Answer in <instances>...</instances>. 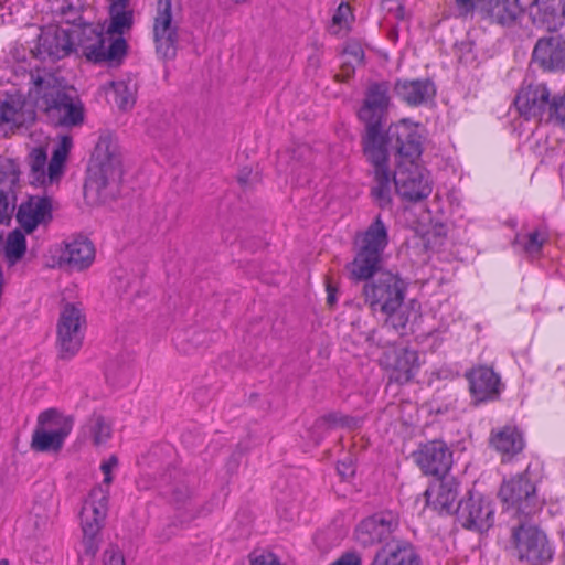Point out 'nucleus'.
Instances as JSON below:
<instances>
[{
    "label": "nucleus",
    "mask_w": 565,
    "mask_h": 565,
    "mask_svg": "<svg viewBox=\"0 0 565 565\" xmlns=\"http://www.w3.org/2000/svg\"><path fill=\"white\" fill-rule=\"evenodd\" d=\"M394 90L409 106L423 105L436 95V86L428 78L399 79L395 83Z\"/></svg>",
    "instance_id": "obj_25"
},
{
    "label": "nucleus",
    "mask_w": 565,
    "mask_h": 565,
    "mask_svg": "<svg viewBox=\"0 0 565 565\" xmlns=\"http://www.w3.org/2000/svg\"><path fill=\"white\" fill-rule=\"evenodd\" d=\"M550 90L543 84H529L520 88L514 105L525 119L539 118L550 106Z\"/></svg>",
    "instance_id": "obj_20"
},
{
    "label": "nucleus",
    "mask_w": 565,
    "mask_h": 565,
    "mask_svg": "<svg viewBox=\"0 0 565 565\" xmlns=\"http://www.w3.org/2000/svg\"><path fill=\"white\" fill-rule=\"evenodd\" d=\"M371 565H422L414 546L405 541L377 551Z\"/></svg>",
    "instance_id": "obj_27"
},
{
    "label": "nucleus",
    "mask_w": 565,
    "mask_h": 565,
    "mask_svg": "<svg viewBox=\"0 0 565 565\" xmlns=\"http://www.w3.org/2000/svg\"><path fill=\"white\" fill-rule=\"evenodd\" d=\"M490 445L502 456L513 457L525 446L522 433L514 426H504L492 430Z\"/></svg>",
    "instance_id": "obj_29"
},
{
    "label": "nucleus",
    "mask_w": 565,
    "mask_h": 565,
    "mask_svg": "<svg viewBox=\"0 0 565 565\" xmlns=\"http://www.w3.org/2000/svg\"><path fill=\"white\" fill-rule=\"evenodd\" d=\"M106 90L108 94H113L114 103L119 109L127 110L135 105L137 85L132 79L113 81Z\"/></svg>",
    "instance_id": "obj_32"
},
{
    "label": "nucleus",
    "mask_w": 565,
    "mask_h": 565,
    "mask_svg": "<svg viewBox=\"0 0 565 565\" xmlns=\"http://www.w3.org/2000/svg\"><path fill=\"white\" fill-rule=\"evenodd\" d=\"M7 188H0V224H2L10 216V204L8 201V196L4 193Z\"/></svg>",
    "instance_id": "obj_46"
},
{
    "label": "nucleus",
    "mask_w": 565,
    "mask_h": 565,
    "mask_svg": "<svg viewBox=\"0 0 565 565\" xmlns=\"http://www.w3.org/2000/svg\"><path fill=\"white\" fill-rule=\"evenodd\" d=\"M19 182V171L13 160L0 161V186L11 190Z\"/></svg>",
    "instance_id": "obj_38"
},
{
    "label": "nucleus",
    "mask_w": 565,
    "mask_h": 565,
    "mask_svg": "<svg viewBox=\"0 0 565 565\" xmlns=\"http://www.w3.org/2000/svg\"><path fill=\"white\" fill-rule=\"evenodd\" d=\"M532 22L547 31H556L564 24V0H535L530 7Z\"/></svg>",
    "instance_id": "obj_23"
},
{
    "label": "nucleus",
    "mask_w": 565,
    "mask_h": 565,
    "mask_svg": "<svg viewBox=\"0 0 565 565\" xmlns=\"http://www.w3.org/2000/svg\"><path fill=\"white\" fill-rule=\"evenodd\" d=\"M457 518L467 529L488 530L493 524L494 509L491 502L482 495L470 494L459 502Z\"/></svg>",
    "instance_id": "obj_16"
},
{
    "label": "nucleus",
    "mask_w": 565,
    "mask_h": 565,
    "mask_svg": "<svg viewBox=\"0 0 565 565\" xmlns=\"http://www.w3.org/2000/svg\"><path fill=\"white\" fill-rule=\"evenodd\" d=\"M548 113L552 121L565 128V90L562 96L552 99L548 106Z\"/></svg>",
    "instance_id": "obj_39"
},
{
    "label": "nucleus",
    "mask_w": 565,
    "mask_h": 565,
    "mask_svg": "<svg viewBox=\"0 0 565 565\" xmlns=\"http://www.w3.org/2000/svg\"><path fill=\"white\" fill-rule=\"evenodd\" d=\"M109 491L103 486L94 487L86 499L82 512L81 524L85 553L94 557L98 551V535L108 511Z\"/></svg>",
    "instance_id": "obj_11"
},
{
    "label": "nucleus",
    "mask_w": 565,
    "mask_h": 565,
    "mask_svg": "<svg viewBox=\"0 0 565 565\" xmlns=\"http://www.w3.org/2000/svg\"><path fill=\"white\" fill-rule=\"evenodd\" d=\"M399 527V516L393 511H383L363 519L355 526L354 541L362 547L386 542Z\"/></svg>",
    "instance_id": "obj_14"
},
{
    "label": "nucleus",
    "mask_w": 565,
    "mask_h": 565,
    "mask_svg": "<svg viewBox=\"0 0 565 565\" xmlns=\"http://www.w3.org/2000/svg\"><path fill=\"white\" fill-rule=\"evenodd\" d=\"M26 0H17V3L24 4Z\"/></svg>",
    "instance_id": "obj_57"
},
{
    "label": "nucleus",
    "mask_w": 565,
    "mask_h": 565,
    "mask_svg": "<svg viewBox=\"0 0 565 565\" xmlns=\"http://www.w3.org/2000/svg\"><path fill=\"white\" fill-rule=\"evenodd\" d=\"M382 364L388 371L390 381L398 384L411 382L420 366L417 351L407 348L387 349L382 356Z\"/></svg>",
    "instance_id": "obj_15"
},
{
    "label": "nucleus",
    "mask_w": 565,
    "mask_h": 565,
    "mask_svg": "<svg viewBox=\"0 0 565 565\" xmlns=\"http://www.w3.org/2000/svg\"><path fill=\"white\" fill-rule=\"evenodd\" d=\"M532 58L547 71L564 68L565 39L561 35L540 39L534 46Z\"/></svg>",
    "instance_id": "obj_21"
},
{
    "label": "nucleus",
    "mask_w": 565,
    "mask_h": 565,
    "mask_svg": "<svg viewBox=\"0 0 565 565\" xmlns=\"http://www.w3.org/2000/svg\"><path fill=\"white\" fill-rule=\"evenodd\" d=\"M121 154L118 146L108 138L98 141L94 164L89 169L86 190H96L100 194L108 186H116L121 178Z\"/></svg>",
    "instance_id": "obj_8"
},
{
    "label": "nucleus",
    "mask_w": 565,
    "mask_h": 565,
    "mask_svg": "<svg viewBox=\"0 0 565 565\" xmlns=\"http://www.w3.org/2000/svg\"><path fill=\"white\" fill-rule=\"evenodd\" d=\"M26 252V238L22 231L13 230L7 235L3 244V253L7 262L14 265L20 262Z\"/></svg>",
    "instance_id": "obj_36"
},
{
    "label": "nucleus",
    "mask_w": 565,
    "mask_h": 565,
    "mask_svg": "<svg viewBox=\"0 0 565 565\" xmlns=\"http://www.w3.org/2000/svg\"><path fill=\"white\" fill-rule=\"evenodd\" d=\"M388 106L387 84L375 83L367 88L359 110V118L365 125L364 153L373 166L372 195L382 207L391 202L392 180L397 194L409 202L425 200L433 191L429 172L417 162L422 154L417 126L403 119L383 134Z\"/></svg>",
    "instance_id": "obj_1"
},
{
    "label": "nucleus",
    "mask_w": 565,
    "mask_h": 565,
    "mask_svg": "<svg viewBox=\"0 0 565 565\" xmlns=\"http://www.w3.org/2000/svg\"><path fill=\"white\" fill-rule=\"evenodd\" d=\"M388 245V227L379 214L355 238L354 259L347 265L350 278L356 281L367 280L376 274Z\"/></svg>",
    "instance_id": "obj_4"
},
{
    "label": "nucleus",
    "mask_w": 565,
    "mask_h": 565,
    "mask_svg": "<svg viewBox=\"0 0 565 565\" xmlns=\"http://www.w3.org/2000/svg\"><path fill=\"white\" fill-rule=\"evenodd\" d=\"M73 141L68 136H62L53 150L47 163L46 152L42 148H34L29 156L30 183L35 186H49L58 183L64 174V166Z\"/></svg>",
    "instance_id": "obj_9"
},
{
    "label": "nucleus",
    "mask_w": 565,
    "mask_h": 565,
    "mask_svg": "<svg viewBox=\"0 0 565 565\" xmlns=\"http://www.w3.org/2000/svg\"><path fill=\"white\" fill-rule=\"evenodd\" d=\"M52 200L49 196L31 195L21 202L15 215L22 230L30 234L52 220Z\"/></svg>",
    "instance_id": "obj_19"
},
{
    "label": "nucleus",
    "mask_w": 565,
    "mask_h": 565,
    "mask_svg": "<svg viewBox=\"0 0 565 565\" xmlns=\"http://www.w3.org/2000/svg\"><path fill=\"white\" fill-rule=\"evenodd\" d=\"M181 13L180 0L157 1L153 40L156 52L163 60H172L177 55Z\"/></svg>",
    "instance_id": "obj_6"
},
{
    "label": "nucleus",
    "mask_w": 565,
    "mask_h": 565,
    "mask_svg": "<svg viewBox=\"0 0 565 565\" xmlns=\"http://www.w3.org/2000/svg\"><path fill=\"white\" fill-rule=\"evenodd\" d=\"M327 291H328L327 302H328V305L333 306L337 301L335 289L332 288V286L330 284H328Z\"/></svg>",
    "instance_id": "obj_52"
},
{
    "label": "nucleus",
    "mask_w": 565,
    "mask_h": 565,
    "mask_svg": "<svg viewBox=\"0 0 565 565\" xmlns=\"http://www.w3.org/2000/svg\"><path fill=\"white\" fill-rule=\"evenodd\" d=\"M344 64L351 65L353 68L355 65H360L364 58V51L359 43H348L343 50Z\"/></svg>",
    "instance_id": "obj_41"
},
{
    "label": "nucleus",
    "mask_w": 565,
    "mask_h": 565,
    "mask_svg": "<svg viewBox=\"0 0 565 565\" xmlns=\"http://www.w3.org/2000/svg\"><path fill=\"white\" fill-rule=\"evenodd\" d=\"M85 326L83 309L77 305L66 303L57 322V348L62 359H71L81 350Z\"/></svg>",
    "instance_id": "obj_13"
},
{
    "label": "nucleus",
    "mask_w": 565,
    "mask_h": 565,
    "mask_svg": "<svg viewBox=\"0 0 565 565\" xmlns=\"http://www.w3.org/2000/svg\"><path fill=\"white\" fill-rule=\"evenodd\" d=\"M20 89H28V86H19ZM26 95L29 93L26 92ZM26 100L23 94L8 95L4 100L0 103V124L12 129L31 124L35 119L34 100L28 96ZM46 116L47 114L41 109Z\"/></svg>",
    "instance_id": "obj_17"
},
{
    "label": "nucleus",
    "mask_w": 565,
    "mask_h": 565,
    "mask_svg": "<svg viewBox=\"0 0 565 565\" xmlns=\"http://www.w3.org/2000/svg\"><path fill=\"white\" fill-rule=\"evenodd\" d=\"M250 565H280V563L275 554L263 552L250 555Z\"/></svg>",
    "instance_id": "obj_44"
},
{
    "label": "nucleus",
    "mask_w": 565,
    "mask_h": 565,
    "mask_svg": "<svg viewBox=\"0 0 565 565\" xmlns=\"http://www.w3.org/2000/svg\"><path fill=\"white\" fill-rule=\"evenodd\" d=\"M512 544L518 559L531 565L550 562L553 557V550L546 534L527 522H521L513 527Z\"/></svg>",
    "instance_id": "obj_12"
},
{
    "label": "nucleus",
    "mask_w": 565,
    "mask_h": 565,
    "mask_svg": "<svg viewBox=\"0 0 565 565\" xmlns=\"http://www.w3.org/2000/svg\"><path fill=\"white\" fill-rule=\"evenodd\" d=\"M468 379L471 394L479 402L491 399L499 393L500 379L490 367H476L468 374Z\"/></svg>",
    "instance_id": "obj_28"
},
{
    "label": "nucleus",
    "mask_w": 565,
    "mask_h": 565,
    "mask_svg": "<svg viewBox=\"0 0 565 565\" xmlns=\"http://www.w3.org/2000/svg\"><path fill=\"white\" fill-rule=\"evenodd\" d=\"M119 461L116 455H111L100 463V471L104 475L103 483L109 486L113 482V472L118 468Z\"/></svg>",
    "instance_id": "obj_43"
},
{
    "label": "nucleus",
    "mask_w": 565,
    "mask_h": 565,
    "mask_svg": "<svg viewBox=\"0 0 565 565\" xmlns=\"http://www.w3.org/2000/svg\"><path fill=\"white\" fill-rule=\"evenodd\" d=\"M349 11V7H344L343 4H341L339 8H338V11L337 13L333 15V23L335 24H340L344 18V14Z\"/></svg>",
    "instance_id": "obj_50"
},
{
    "label": "nucleus",
    "mask_w": 565,
    "mask_h": 565,
    "mask_svg": "<svg viewBox=\"0 0 565 565\" xmlns=\"http://www.w3.org/2000/svg\"><path fill=\"white\" fill-rule=\"evenodd\" d=\"M362 419L358 417H351L343 415L341 413H329L324 416L319 417L312 428H311V436L315 443H320V440L323 438L324 434L329 431L330 429L337 428V427H345V428H356L360 426Z\"/></svg>",
    "instance_id": "obj_30"
},
{
    "label": "nucleus",
    "mask_w": 565,
    "mask_h": 565,
    "mask_svg": "<svg viewBox=\"0 0 565 565\" xmlns=\"http://www.w3.org/2000/svg\"><path fill=\"white\" fill-rule=\"evenodd\" d=\"M405 282L396 275L384 271L367 281L363 288L365 302L373 313L385 317V327L403 333L412 315L409 306L404 303Z\"/></svg>",
    "instance_id": "obj_3"
},
{
    "label": "nucleus",
    "mask_w": 565,
    "mask_h": 565,
    "mask_svg": "<svg viewBox=\"0 0 565 565\" xmlns=\"http://www.w3.org/2000/svg\"><path fill=\"white\" fill-rule=\"evenodd\" d=\"M458 488L455 478L436 480L425 491L427 504L440 513H451L458 498Z\"/></svg>",
    "instance_id": "obj_24"
},
{
    "label": "nucleus",
    "mask_w": 565,
    "mask_h": 565,
    "mask_svg": "<svg viewBox=\"0 0 565 565\" xmlns=\"http://www.w3.org/2000/svg\"><path fill=\"white\" fill-rule=\"evenodd\" d=\"M82 54L94 63H119L127 52L122 36L113 38L104 29L84 26L78 35Z\"/></svg>",
    "instance_id": "obj_10"
},
{
    "label": "nucleus",
    "mask_w": 565,
    "mask_h": 565,
    "mask_svg": "<svg viewBox=\"0 0 565 565\" xmlns=\"http://www.w3.org/2000/svg\"><path fill=\"white\" fill-rule=\"evenodd\" d=\"M381 9L396 21H403L407 18L405 7L401 0H382Z\"/></svg>",
    "instance_id": "obj_40"
},
{
    "label": "nucleus",
    "mask_w": 565,
    "mask_h": 565,
    "mask_svg": "<svg viewBox=\"0 0 565 565\" xmlns=\"http://www.w3.org/2000/svg\"><path fill=\"white\" fill-rule=\"evenodd\" d=\"M337 470L343 478H350L354 475V467L351 461H341L337 466Z\"/></svg>",
    "instance_id": "obj_48"
},
{
    "label": "nucleus",
    "mask_w": 565,
    "mask_h": 565,
    "mask_svg": "<svg viewBox=\"0 0 565 565\" xmlns=\"http://www.w3.org/2000/svg\"><path fill=\"white\" fill-rule=\"evenodd\" d=\"M61 435L62 434H54L36 425L32 434L31 448L39 452H57L65 443V439L62 438Z\"/></svg>",
    "instance_id": "obj_34"
},
{
    "label": "nucleus",
    "mask_w": 565,
    "mask_h": 565,
    "mask_svg": "<svg viewBox=\"0 0 565 565\" xmlns=\"http://www.w3.org/2000/svg\"><path fill=\"white\" fill-rule=\"evenodd\" d=\"M234 3L236 4H242V3H245L247 2V0H232Z\"/></svg>",
    "instance_id": "obj_55"
},
{
    "label": "nucleus",
    "mask_w": 565,
    "mask_h": 565,
    "mask_svg": "<svg viewBox=\"0 0 565 565\" xmlns=\"http://www.w3.org/2000/svg\"><path fill=\"white\" fill-rule=\"evenodd\" d=\"M36 425L54 434H62L61 437L66 439L72 431L74 420L71 416L50 408L39 415Z\"/></svg>",
    "instance_id": "obj_31"
},
{
    "label": "nucleus",
    "mask_w": 565,
    "mask_h": 565,
    "mask_svg": "<svg viewBox=\"0 0 565 565\" xmlns=\"http://www.w3.org/2000/svg\"><path fill=\"white\" fill-rule=\"evenodd\" d=\"M562 182H563V186L565 188V168H563V170H562Z\"/></svg>",
    "instance_id": "obj_54"
},
{
    "label": "nucleus",
    "mask_w": 565,
    "mask_h": 565,
    "mask_svg": "<svg viewBox=\"0 0 565 565\" xmlns=\"http://www.w3.org/2000/svg\"><path fill=\"white\" fill-rule=\"evenodd\" d=\"M536 482L530 466L523 472L504 480L499 497L507 505V510H512L515 515L525 518L537 513L545 500L539 495Z\"/></svg>",
    "instance_id": "obj_5"
},
{
    "label": "nucleus",
    "mask_w": 565,
    "mask_h": 565,
    "mask_svg": "<svg viewBox=\"0 0 565 565\" xmlns=\"http://www.w3.org/2000/svg\"><path fill=\"white\" fill-rule=\"evenodd\" d=\"M330 565H362V557L356 552H347Z\"/></svg>",
    "instance_id": "obj_45"
},
{
    "label": "nucleus",
    "mask_w": 565,
    "mask_h": 565,
    "mask_svg": "<svg viewBox=\"0 0 565 565\" xmlns=\"http://www.w3.org/2000/svg\"><path fill=\"white\" fill-rule=\"evenodd\" d=\"M14 60L11 76L6 77L0 67V83H12L14 86H28L29 96L35 105L47 114V119L56 126H76L82 124V110L55 83V79L46 73L36 72L25 60H20V49L10 51Z\"/></svg>",
    "instance_id": "obj_2"
},
{
    "label": "nucleus",
    "mask_w": 565,
    "mask_h": 565,
    "mask_svg": "<svg viewBox=\"0 0 565 565\" xmlns=\"http://www.w3.org/2000/svg\"><path fill=\"white\" fill-rule=\"evenodd\" d=\"M105 565H125L124 556L120 552L108 550L105 552Z\"/></svg>",
    "instance_id": "obj_47"
},
{
    "label": "nucleus",
    "mask_w": 565,
    "mask_h": 565,
    "mask_svg": "<svg viewBox=\"0 0 565 565\" xmlns=\"http://www.w3.org/2000/svg\"><path fill=\"white\" fill-rule=\"evenodd\" d=\"M127 4H128V0H115L111 3L110 9L127 10Z\"/></svg>",
    "instance_id": "obj_53"
},
{
    "label": "nucleus",
    "mask_w": 565,
    "mask_h": 565,
    "mask_svg": "<svg viewBox=\"0 0 565 565\" xmlns=\"http://www.w3.org/2000/svg\"><path fill=\"white\" fill-rule=\"evenodd\" d=\"M60 11H61V14L65 15V17H67L68 14H72L73 21L76 19L75 15L78 14V11H77L76 7H74L72 4L67 6L66 8L62 7L60 9Z\"/></svg>",
    "instance_id": "obj_51"
},
{
    "label": "nucleus",
    "mask_w": 565,
    "mask_h": 565,
    "mask_svg": "<svg viewBox=\"0 0 565 565\" xmlns=\"http://www.w3.org/2000/svg\"><path fill=\"white\" fill-rule=\"evenodd\" d=\"M15 6L17 3L12 0H0V17H4L6 13L11 15Z\"/></svg>",
    "instance_id": "obj_49"
},
{
    "label": "nucleus",
    "mask_w": 565,
    "mask_h": 565,
    "mask_svg": "<svg viewBox=\"0 0 565 565\" xmlns=\"http://www.w3.org/2000/svg\"><path fill=\"white\" fill-rule=\"evenodd\" d=\"M0 565H9V562L7 559L0 561Z\"/></svg>",
    "instance_id": "obj_56"
},
{
    "label": "nucleus",
    "mask_w": 565,
    "mask_h": 565,
    "mask_svg": "<svg viewBox=\"0 0 565 565\" xmlns=\"http://www.w3.org/2000/svg\"><path fill=\"white\" fill-rule=\"evenodd\" d=\"M455 15L457 18L467 19L473 11H478V0H455Z\"/></svg>",
    "instance_id": "obj_42"
},
{
    "label": "nucleus",
    "mask_w": 565,
    "mask_h": 565,
    "mask_svg": "<svg viewBox=\"0 0 565 565\" xmlns=\"http://www.w3.org/2000/svg\"><path fill=\"white\" fill-rule=\"evenodd\" d=\"M415 461L425 475L445 476L452 465V452L441 440L423 445L414 454Z\"/></svg>",
    "instance_id": "obj_18"
},
{
    "label": "nucleus",
    "mask_w": 565,
    "mask_h": 565,
    "mask_svg": "<svg viewBox=\"0 0 565 565\" xmlns=\"http://www.w3.org/2000/svg\"><path fill=\"white\" fill-rule=\"evenodd\" d=\"M548 236L546 232L535 230L526 234H516L513 241L515 248H519L529 256H537L541 253L543 245L547 242Z\"/></svg>",
    "instance_id": "obj_35"
},
{
    "label": "nucleus",
    "mask_w": 565,
    "mask_h": 565,
    "mask_svg": "<svg viewBox=\"0 0 565 565\" xmlns=\"http://www.w3.org/2000/svg\"><path fill=\"white\" fill-rule=\"evenodd\" d=\"M111 431L110 423L99 414H93L83 426L84 436L92 439L95 446L107 443L111 437Z\"/></svg>",
    "instance_id": "obj_33"
},
{
    "label": "nucleus",
    "mask_w": 565,
    "mask_h": 565,
    "mask_svg": "<svg viewBox=\"0 0 565 565\" xmlns=\"http://www.w3.org/2000/svg\"><path fill=\"white\" fill-rule=\"evenodd\" d=\"M478 13L491 23L510 26L521 15L522 7L519 0H478Z\"/></svg>",
    "instance_id": "obj_22"
},
{
    "label": "nucleus",
    "mask_w": 565,
    "mask_h": 565,
    "mask_svg": "<svg viewBox=\"0 0 565 565\" xmlns=\"http://www.w3.org/2000/svg\"><path fill=\"white\" fill-rule=\"evenodd\" d=\"M95 257V248L87 238L78 237L65 243L60 255V264L67 265L71 269L82 270L92 265Z\"/></svg>",
    "instance_id": "obj_26"
},
{
    "label": "nucleus",
    "mask_w": 565,
    "mask_h": 565,
    "mask_svg": "<svg viewBox=\"0 0 565 565\" xmlns=\"http://www.w3.org/2000/svg\"><path fill=\"white\" fill-rule=\"evenodd\" d=\"M73 50V39L71 33L62 28L52 25L41 31V34L38 39V44L34 49L30 50V58L28 60L24 55L21 60H25L30 63V67H33L36 72V68L41 73L50 74L54 79L55 83L64 92V94L72 99V102L81 108L83 111L82 104L79 100L75 99L74 97L70 96L65 88L58 83L57 78L51 74L50 72H46L45 70H41L38 65V60H45L52 58V60H61L65 56H67ZM26 67L29 65L26 64ZM84 115L82 114V118Z\"/></svg>",
    "instance_id": "obj_7"
},
{
    "label": "nucleus",
    "mask_w": 565,
    "mask_h": 565,
    "mask_svg": "<svg viewBox=\"0 0 565 565\" xmlns=\"http://www.w3.org/2000/svg\"><path fill=\"white\" fill-rule=\"evenodd\" d=\"M110 21L106 28V32L113 36H121L126 30L132 24V12L129 10L109 9Z\"/></svg>",
    "instance_id": "obj_37"
}]
</instances>
